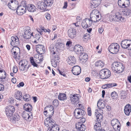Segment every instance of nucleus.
I'll return each mask as SVG.
<instances>
[{"mask_svg":"<svg viewBox=\"0 0 131 131\" xmlns=\"http://www.w3.org/2000/svg\"><path fill=\"white\" fill-rule=\"evenodd\" d=\"M53 2V0H43V2H38L36 6L39 9L45 11L48 10V8L52 6Z\"/></svg>","mask_w":131,"mask_h":131,"instance_id":"1","label":"nucleus"},{"mask_svg":"<svg viewBox=\"0 0 131 131\" xmlns=\"http://www.w3.org/2000/svg\"><path fill=\"white\" fill-rule=\"evenodd\" d=\"M11 39L12 41L10 44L14 47L11 50V52H12L13 51H15L19 53L20 49L18 47L20 44L18 38L16 36H13L11 37Z\"/></svg>","mask_w":131,"mask_h":131,"instance_id":"2","label":"nucleus"},{"mask_svg":"<svg viewBox=\"0 0 131 131\" xmlns=\"http://www.w3.org/2000/svg\"><path fill=\"white\" fill-rule=\"evenodd\" d=\"M124 68V66L121 63L118 62L113 63L111 67L113 71L117 73H120L123 71Z\"/></svg>","mask_w":131,"mask_h":131,"instance_id":"3","label":"nucleus"},{"mask_svg":"<svg viewBox=\"0 0 131 131\" xmlns=\"http://www.w3.org/2000/svg\"><path fill=\"white\" fill-rule=\"evenodd\" d=\"M26 3L25 1H22L21 5L16 9V12L19 15H22L26 12Z\"/></svg>","mask_w":131,"mask_h":131,"instance_id":"4","label":"nucleus"},{"mask_svg":"<svg viewBox=\"0 0 131 131\" xmlns=\"http://www.w3.org/2000/svg\"><path fill=\"white\" fill-rule=\"evenodd\" d=\"M119 46L117 43H113L111 44L108 48V51L112 54H116L119 51Z\"/></svg>","mask_w":131,"mask_h":131,"instance_id":"5","label":"nucleus"},{"mask_svg":"<svg viewBox=\"0 0 131 131\" xmlns=\"http://www.w3.org/2000/svg\"><path fill=\"white\" fill-rule=\"evenodd\" d=\"M111 74L110 71L107 69H102L100 71L99 74L100 78L103 79L109 78L111 76Z\"/></svg>","mask_w":131,"mask_h":131,"instance_id":"6","label":"nucleus"},{"mask_svg":"<svg viewBox=\"0 0 131 131\" xmlns=\"http://www.w3.org/2000/svg\"><path fill=\"white\" fill-rule=\"evenodd\" d=\"M98 13L99 11L96 10L94 9L92 10L90 15V19L94 22H96L99 21L101 19V16H100L98 14L97 15L96 13Z\"/></svg>","mask_w":131,"mask_h":131,"instance_id":"7","label":"nucleus"},{"mask_svg":"<svg viewBox=\"0 0 131 131\" xmlns=\"http://www.w3.org/2000/svg\"><path fill=\"white\" fill-rule=\"evenodd\" d=\"M85 111L80 108H77L75 110L74 112V116L77 119L82 118L85 115Z\"/></svg>","mask_w":131,"mask_h":131,"instance_id":"8","label":"nucleus"},{"mask_svg":"<svg viewBox=\"0 0 131 131\" xmlns=\"http://www.w3.org/2000/svg\"><path fill=\"white\" fill-rule=\"evenodd\" d=\"M8 6L10 9L15 10L19 6L18 2L17 1L12 0L10 2H9Z\"/></svg>","mask_w":131,"mask_h":131,"instance_id":"9","label":"nucleus"},{"mask_svg":"<svg viewBox=\"0 0 131 131\" xmlns=\"http://www.w3.org/2000/svg\"><path fill=\"white\" fill-rule=\"evenodd\" d=\"M15 110L14 107L12 105L7 106L5 108V113L6 115L9 117H11L14 112Z\"/></svg>","mask_w":131,"mask_h":131,"instance_id":"10","label":"nucleus"},{"mask_svg":"<svg viewBox=\"0 0 131 131\" xmlns=\"http://www.w3.org/2000/svg\"><path fill=\"white\" fill-rule=\"evenodd\" d=\"M44 123L46 126L49 128L55 125L56 122L52 118H47L45 119Z\"/></svg>","mask_w":131,"mask_h":131,"instance_id":"11","label":"nucleus"},{"mask_svg":"<svg viewBox=\"0 0 131 131\" xmlns=\"http://www.w3.org/2000/svg\"><path fill=\"white\" fill-rule=\"evenodd\" d=\"M118 3L119 6L122 8L127 7L130 4L129 0H118Z\"/></svg>","mask_w":131,"mask_h":131,"instance_id":"12","label":"nucleus"},{"mask_svg":"<svg viewBox=\"0 0 131 131\" xmlns=\"http://www.w3.org/2000/svg\"><path fill=\"white\" fill-rule=\"evenodd\" d=\"M75 52L77 54L81 55L83 54V47L79 45H77L74 48Z\"/></svg>","mask_w":131,"mask_h":131,"instance_id":"13","label":"nucleus"},{"mask_svg":"<svg viewBox=\"0 0 131 131\" xmlns=\"http://www.w3.org/2000/svg\"><path fill=\"white\" fill-rule=\"evenodd\" d=\"M131 45V40L128 39H125L123 40L121 43L122 47L123 48L127 49L129 48Z\"/></svg>","mask_w":131,"mask_h":131,"instance_id":"14","label":"nucleus"},{"mask_svg":"<svg viewBox=\"0 0 131 131\" xmlns=\"http://www.w3.org/2000/svg\"><path fill=\"white\" fill-rule=\"evenodd\" d=\"M71 28L68 30V33L69 37L72 39H73L75 37L76 34V31L74 28Z\"/></svg>","mask_w":131,"mask_h":131,"instance_id":"15","label":"nucleus"},{"mask_svg":"<svg viewBox=\"0 0 131 131\" xmlns=\"http://www.w3.org/2000/svg\"><path fill=\"white\" fill-rule=\"evenodd\" d=\"M70 100L73 104H78L79 102V95L74 94L70 95Z\"/></svg>","mask_w":131,"mask_h":131,"instance_id":"16","label":"nucleus"},{"mask_svg":"<svg viewBox=\"0 0 131 131\" xmlns=\"http://www.w3.org/2000/svg\"><path fill=\"white\" fill-rule=\"evenodd\" d=\"M51 63L52 66L54 67H56L57 66V63L59 60V57L57 55L54 56H51Z\"/></svg>","mask_w":131,"mask_h":131,"instance_id":"17","label":"nucleus"},{"mask_svg":"<svg viewBox=\"0 0 131 131\" xmlns=\"http://www.w3.org/2000/svg\"><path fill=\"white\" fill-rule=\"evenodd\" d=\"M36 48L37 52L40 54H43L45 52V48L42 45H37Z\"/></svg>","mask_w":131,"mask_h":131,"instance_id":"18","label":"nucleus"},{"mask_svg":"<svg viewBox=\"0 0 131 131\" xmlns=\"http://www.w3.org/2000/svg\"><path fill=\"white\" fill-rule=\"evenodd\" d=\"M72 73L75 75H78L80 74L81 72V68L78 66H74L72 69Z\"/></svg>","mask_w":131,"mask_h":131,"instance_id":"19","label":"nucleus"},{"mask_svg":"<svg viewBox=\"0 0 131 131\" xmlns=\"http://www.w3.org/2000/svg\"><path fill=\"white\" fill-rule=\"evenodd\" d=\"M68 64L71 65H73L76 62V60L73 56H69L67 60Z\"/></svg>","mask_w":131,"mask_h":131,"instance_id":"20","label":"nucleus"},{"mask_svg":"<svg viewBox=\"0 0 131 131\" xmlns=\"http://www.w3.org/2000/svg\"><path fill=\"white\" fill-rule=\"evenodd\" d=\"M115 21H122L124 20V18L122 17V14L119 12L116 13L114 15Z\"/></svg>","mask_w":131,"mask_h":131,"instance_id":"21","label":"nucleus"},{"mask_svg":"<svg viewBox=\"0 0 131 131\" xmlns=\"http://www.w3.org/2000/svg\"><path fill=\"white\" fill-rule=\"evenodd\" d=\"M23 117L26 120L30 121L33 118V115L31 112H29L28 113L24 114L23 115Z\"/></svg>","mask_w":131,"mask_h":131,"instance_id":"22","label":"nucleus"},{"mask_svg":"<svg viewBox=\"0 0 131 131\" xmlns=\"http://www.w3.org/2000/svg\"><path fill=\"white\" fill-rule=\"evenodd\" d=\"M106 106V105L104 103L101 102L100 101H99L97 103V106L99 108L96 110L97 112L103 111L102 109L104 108Z\"/></svg>","mask_w":131,"mask_h":131,"instance_id":"23","label":"nucleus"},{"mask_svg":"<svg viewBox=\"0 0 131 131\" xmlns=\"http://www.w3.org/2000/svg\"><path fill=\"white\" fill-rule=\"evenodd\" d=\"M76 128L78 130L84 131L85 129V126L81 123H78L76 125Z\"/></svg>","mask_w":131,"mask_h":131,"instance_id":"24","label":"nucleus"},{"mask_svg":"<svg viewBox=\"0 0 131 131\" xmlns=\"http://www.w3.org/2000/svg\"><path fill=\"white\" fill-rule=\"evenodd\" d=\"M101 0H92V3H91V7L92 8H94L97 7L100 4Z\"/></svg>","mask_w":131,"mask_h":131,"instance_id":"25","label":"nucleus"},{"mask_svg":"<svg viewBox=\"0 0 131 131\" xmlns=\"http://www.w3.org/2000/svg\"><path fill=\"white\" fill-rule=\"evenodd\" d=\"M124 113L126 115H129L131 111V105L130 104H128L125 106L124 110Z\"/></svg>","mask_w":131,"mask_h":131,"instance_id":"26","label":"nucleus"},{"mask_svg":"<svg viewBox=\"0 0 131 131\" xmlns=\"http://www.w3.org/2000/svg\"><path fill=\"white\" fill-rule=\"evenodd\" d=\"M31 36H33L32 34H31L30 31L29 30H26L24 32V34L23 35V37L26 39H29Z\"/></svg>","mask_w":131,"mask_h":131,"instance_id":"27","label":"nucleus"},{"mask_svg":"<svg viewBox=\"0 0 131 131\" xmlns=\"http://www.w3.org/2000/svg\"><path fill=\"white\" fill-rule=\"evenodd\" d=\"M27 9L29 12H34L35 11L36 9V7L34 5L29 4L27 6Z\"/></svg>","mask_w":131,"mask_h":131,"instance_id":"28","label":"nucleus"},{"mask_svg":"<svg viewBox=\"0 0 131 131\" xmlns=\"http://www.w3.org/2000/svg\"><path fill=\"white\" fill-rule=\"evenodd\" d=\"M54 113V111H52L45 110L44 111V114L48 118H51V117L53 115Z\"/></svg>","mask_w":131,"mask_h":131,"instance_id":"29","label":"nucleus"},{"mask_svg":"<svg viewBox=\"0 0 131 131\" xmlns=\"http://www.w3.org/2000/svg\"><path fill=\"white\" fill-rule=\"evenodd\" d=\"M59 128L58 126L56 124L48 129V131H59Z\"/></svg>","mask_w":131,"mask_h":131,"instance_id":"30","label":"nucleus"},{"mask_svg":"<svg viewBox=\"0 0 131 131\" xmlns=\"http://www.w3.org/2000/svg\"><path fill=\"white\" fill-rule=\"evenodd\" d=\"M94 127V129L96 131H100L102 130L101 123L96 122Z\"/></svg>","mask_w":131,"mask_h":131,"instance_id":"31","label":"nucleus"},{"mask_svg":"<svg viewBox=\"0 0 131 131\" xmlns=\"http://www.w3.org/2000/svg\"><path fill=\"white\" fill-rule=\"evenodd\" d=\"M123 13L124 15L126 16H131V9L126 8L124 9L123 11Z\"/></svg>","mask_w":131,"mask_h":131,"instance_id":"32","label":"nucleus"},{"mask_svg":"<svg viewBox=\"0 0 131 131\" xmlns=\"http://www.w3.org/2000/svg\"><path fill=\"white\" fill-rule=\"evenodd\" d=\"M24 109L26 111L28 112V113L30 112L32 109V106L31 105L29 104H26L24 106Z\"/></svg>","mask_w":131,"mask_h":131,"instance_id":"33","label":"nucleus"},{"mask_svg":"<svg viewBox=\"0 0 131 131\" xmlns=\"http://www.w3.org/2000/svg\"><path fill=\"white\" fill-rule=\"evenodd\" d=\"M15 96L16 99L20 100L22 98L23 95L20 91H18L15 92Z\"/></svg>","mask_w":131,"mask_h":131,"instance_id":"34","label":"nucleus"},{"mask_svg":"<svg viewBox=\"0 0 131 131\" xmlns=\"http://www.w3.org/2000/svg\"><path fill=\"white\" fill-rule=\"evenodd\" d=\"M111 124L113 128L114 129V127H116L117 125H119L118 124H120L118 120L116 119H112L111 121Z\"/></svg>","mask_w":131,"mask_h":131,"instance_id":"35","label":"nucleus"},{"mask_svg":"<svg viewBox=\"0 0 131 131\" xmlns=\"http://www.w3.org/2000/svg\"><path fill=\"white\" fill-rule=\"evenodd\" d=\"M117 85V84L115 83H109L103 86V88L104 89L108 88L114 86H116Z\"/></svg>","mask_w":131,"mask_h":131,"instance_id":"36","label":"nucleus"},{"mask_svg":"<svg viewBox=\"0 0 131 131\" xmlns=\"http://www.w3.org/2000/svg\"><path fill=\"white\" fill-rule=\"evenodd\" d=\"M58 99L60 100L64 101L66 99V95L64 93H60L58 96Z\"/></svg>","mask_w":131,"mask_h":131,"instance_id":"37","label":"nucleus"},{"mask_svg":"<svg viewBox=\"0 0 131 131\" xmlns=\"http://www.w3.org/2000/svg\"><path fill=\"white\" fill-rule=\"evenodd\" d=\"M6 73L3 70H0V78L2 79H5L6 77ZM2 82L4 81L3 80H2Z\"/></svg>","mask_w":131,"mask_h":131,"instance_id":"38","label":"nucleus"},{"mask_svg":"<svg viewBox=\"0 0 131 131\" xmlns=\"http://www.w3.org/2000/svg\"><path fill=\"white\" fill-rule=\"evenodd\" d=\"M104 62L101 60L98 61L95 63V66L102 68L104 65Z\"/></svg>","mask_w":131,"mask_h":131,"instance_id":"39","label":"nucleus"},{"mask_svg":"<svg viewBox=\"0 0 131 131\" xmlns=\"http://www.w3.org/2000/svg\"><path fill=\"white\" fill-rule=\"evenodd\" d=\"M12 116V119L13 121H17L20 119V117L17 114L15 113Z\"/></svg>","mask_w":131,"mask_h":131,"instance_id":"40","label":"nucleus"},{"mask_svg":"<svg viewBox=\"0 0 131 131\" xmlns=\"http://www.w3.org/2000/svg\"><path fill=\"white\" fill-rule=\"evenodd\" d=\"M101 112H98V113H99V114H98L97 115L96 117V122H99L101 123L102 121L103 118V115L101 114L100 113Z\"/></svg>","mask_w":131,"mask_h":131,"instance_id":"41","label":"nucleus"},{"mask_svg":"<svg viewBox=\"0 0 131 131\" xmlns=\"http://www.w3.org/2000/svg\"><path fill=\"white\" fill-rule=\"evenodd\" d=\"M30 61L31 64L34 67H38V64L36 63L32 57H30Z\"/></svg>","mask_w":131,"mask_h":131,"instance_id":"42","label":"nucleus"},{"mask_svg":"<svg viewBox=\"0 0 131 131\" xmlns=\"http://www.w3.org/2000/svg\"><path fill=\"white\" fill-rule=\"evenodd\" d=\"M111 95L112 98L114 99H116L118 97L117 93L115 91L112 92L111 93Z\"/></svg>","mask_w":131,"mask_h":131,"instance_id":"43","label":"nucleus"},{"mask_svg":"<svg viewBox=\"0 0 131 131\" xmlns=\"http://www.w3.org/2000/svg\"><path fill=\"white\" fill-rule=\"evenodd\" d=\"M85 19L87 23L88 27L91 26L92 24L93 21L90 19V18H85Z\"/></svg>","mask_w":131,"mask_h":131,"instance_id":"44","label":"nucleus"},{"mask_svg":"<svg viewBox=\"0 0 131 131\" xmlns=\"http://www.w3.org/2000/svg\"><path fill=\"white\" fill-rule=\"evenodd\" d=\"M45 110L52 111H54L53 107L51 105H48V106L45 107L44 109Z\"/></svg>","mask_w":131,"mask_h":131,"instance_id":"45","label":"nucleus"},{"mask_svg":"<svg viewBox=\"0 0 131 131\" xmlns=\"http://www.w3.org/2000/svg\"><path fill=\"white\" fill-rule=\"evenodd\" d=\"M30 96L28 94H26L25 95H24L23 97V99L27 101H28L30 100Z\"/></svg>","mask_w":131,"mask_h":131,"instance_id":"46","label":"nucleus"},{"mask_svg":"<svg viewBox=\"0 0 131 131\" xmlns=\"http://www.w3.org/2000/svg\"><path fill=\"white\" fill-rule=\"evenodd\" d=\"M26 61L25 60H21L19 63V64L21 66H27V63H26Z\"/></svg>","mask_w":131,"mask_h":131,"instance_id":"47","label":"nucleus"},{"mask_svg":"<svg viewBox=\"0 0 131 131\" xmlns=\"http://www.w3.org/2000/svg\"><path fill=\"white\" fill-rule=\"evenodd\" d=\"M87 24L85 19L84 20H83L82 23V26L83 28H86L88 27Z\"/></svg>","mask_w":131,"mask_h":131,"instance_id":"48","label":"nucleus"},{"mask_svg":"<svg viewBox=\"0 0 131 131\" xmlns=\"http://www.w3.org/2000/svg\"><path fill=\"white\" fill-rule=\"evenodd\" d=\"M27 66H25L20 65L19 69L20 70L23 71H24V72L26 71V67Z\"/></svg>","mask_w":131,"mask_h":131,"instance_id":"49","label":"nucleus"},{"mask_svg":"<svg viewBox=\"0 0 131 131\" xmlns=\"http://www.w3.org/2000/svg\"><path fill=\"white\" fill-rule=\"evenodd\" d=\"M126 93L125 92H123L121 93V98L122 99H123L126 97Z\"/></svg>","mask_w":131,"mask_h":131,"instance_id":"50","label":"nucleus"},{"mask_svg":"<svg viewBox=\"0 0 131 131\" xmlns=\"http://www.w3.org/2000/svg\"><path fill=\"white\" fill-rule=\"evenodd\" d=\"M114 15H110L109 17V20L110 21H115L114 19Z\"/></svg>","mask_w":131,"mask_h":131,"instance_id":"51","label":"nucleus"},{"mask_svg":"<svg viewBox=\"0 0 131 131\" xmlns=\"http://www.w3.org/2000/svg\"><path fill=\"white\" fill-rule=\"evenodd\" d=\"M13 72L14 73H16L17 72L18 68L16 66H14L13 68Z\"/></svg>","mask_w":131,"mask_h":131,"instance_id":"52","label":"nucleus"},{"mask_svg":"<svg viewBox=\"0 0 131 131\" xmlns=\"http://www.w3.org/2000/svg\"><path fill=\"white\" fill-rule=\"evenodd\" d=\"M53 103L54 106L58 105L59 104L58 100H54L53 101Z\"/></svg>","mask_w":131,"mask_h":131,"instance_id":"53","label":"nucleus"},{"mask_svg":"<svg viewBox=\"0 0 131 131\" xmlns=\"http://www.w3.org/2000/svg\"><path fill=\"white\" fill-rule=\"evenodd\" d=\"M58 71L59 74L61 75H63V77H66V74L65 73L63 72L60 71V70L58 69Z\"/></svg>","mask_w":131,"mask_h":131,"instance_id":"54","label":"nucleus"},{"mask_svg":"<svg viewBox=\"0 0 131 131\" xmlns=\"http://www.w3.org/2000/svg\"><path fill=\"white\" fill-rule=\"evenodd\" d=\"M35 38H36V39L38 41H39L40 38V36L38 34H35Z\"/></svg>","mask_w":131,"mask_h":131,"instance_id":"55","label":"nucleus"},{"mask_svg":"<svg viewBox=\"0 0 131 131\" xmlns=\"http://www.w3.org/2000/svg\"><path fill=\"white\" fill-rule=\"evenodd\" d=\"M24 84L23 82H20L19 84L17 85V87H20V86L23 87L24 85Z\"/></svg>","mask_w":131,"mask_h":131,"instance_id":"56","label":"nucleus"},{"mask_svg":"<svg viewBox=\"0 0 131 131\" xmlns=\"http://www.w3.org/2000/svg\"><path fill=\"white\" fill-rule=\"evenodd\" d=\"M88 115L90 116H91L92 114H91V110L90 108L88 107Z\"/></svg>","mask_w":131,"mask_h":131,"instance_id":"57","label":"nucleus"},{"mask_svg":"<svg viewBox=\"0 0 131 131\" xmlns=\"http://www.w3.org/2000/svg\"><path fill=\"white\" fill-rule=\"evenodd\" d=\"M88 56L87 54H84L83 56L82 57V59H83L84 60H86L88 59L87 57Z\"/></svg>","mask_w":131,"mask_h":131,"instance_id":"58","label":"nucleus"},{"mask_svg":"<svg viewBox=\"0 0 131 131\" xmlns=\"http://www.w3.org/2000/svg\"><path fill=\"white\" fill-rule=\"evenodd\" d=\"M104 30L103 28L102 27H100L99 29V32L100 33L102 34Z\"/></svg>","mask_w":131,"mask_h":131,"instance_id":"59","label":"nucleus"},{"mask_svg":"<svg viewBox=\"0 0 131 131\" xmlns=\"http://www.w3.org/2000/svg\"><path fill=\"white\" fill-rule=\"evenodd\" d=\"M46 17L48 20H49L50 19V15L49 14H47L46 16Z\"/></svg>","mask_w":131,"mask_h":131,"instance_id":"60","label":"nucleus"},{"mask_svg":"<svg viewBox=\"0 0 131 131\" xmlns=\"http://www.w3.org/2000/svg\"><path fill=\"white\" fill-rule=\"evenodd\" d=\"M4 89V86L3 84L0 83V91H3Z\"/></svg>","mask_w":131,"mask_h":131,"instance_id":"61","label":"nucleus"},{"mask_svg":"<svg viewBox=\"0 0 131 131\" xmlns=\"http://www.w3.org/2000/svg\"><path fill=\"white\" fill-rule=\"evenodd\" d=\"M14 53V57L15 58H16L17 57V54L19 52L15 51H13Z\"/></svg>","mask_w":131,"mask_h":131,"instance_id":"62","label":"nucleus"},{"mask_svg":"<svg viewBox=\"0 0 131 131\" xmlns=\"http://www.w3.org/2000/svg\"><path fill=\"white\" fill-rule=\"evenodd\" d=\"M72 43V42L71 41L69 40L67 41L66 43V45L67 46L69 47L70 45Z\"/></svg>","mask_w":131,"mask_h":131,"instance_id":"63","label":"nucleus"},{"mask_svg":"<svg viewBox=\"0 0 131 131\" xmlns=\"http://www.w3.org/2000/svg\"><path fill=\"white\" fill-rule=\"evenodd\" d=\"M11 80L13 83H15L16 82V79L15 78H12Z\"/></svg>","mask_w":131,"mask_h":131,"instance_id":"64","label":"nucleus"}]
</instances>
